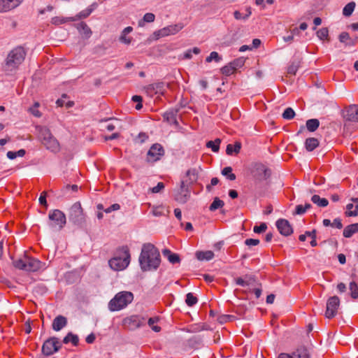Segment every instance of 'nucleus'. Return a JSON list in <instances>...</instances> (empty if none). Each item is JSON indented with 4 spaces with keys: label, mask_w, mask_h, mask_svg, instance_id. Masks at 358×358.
<instances>
[{
    "label": "nucleus",
    "mask_w": 358,
    "mask_h": 358,
    "mask_svg": "<svg viewBox=\"0 0 358 358\" xmlns=\"http://www.w3.org/2000/svg\"><path fill=\"white\" fill-rule=\"evenodd\" d=\"M138 261L143 271L157 270L161 262L159 252L153 244L145 243L143 245Z\"/></svg>",
    "instance_id": "nucleus-1"
},
{
    "label": "nucleus",
    "mask_w": 358,
    "mask_h": 358,
    "mask_svg": "<svg viewBox=\"0 0 358 358\" xmlns=\"http://www.w3.org/2000/svg\"><path fill=\"white\" fill-rule=\"evenodd\" d=\"M27 52L22 46L12 49L4 60L5 71H13L17 69L24 61Z\"/></svg>",
    "instance_id": "nucleus-2"
},
{
    "label": "nucleus",
    "mask_w": 358,
    "mask_h": 358,
    "mask_svg": "<svg viewBox=\"0 0 358 358\" xmlns=\"http://www.w3.org/2000/svg\"><path fill=\"white\" fill-rule=\"evenodd\" d=\"M134 295L130 292L122 291L117 293L108 303V309L112 311H119L131 303Z\"/></svg>",
    "instance_id": "nucleus-3"
},
{
    "label": "nucleus",
    "mask_w": 358,
    "mask_h": 358,
    "mask_svg": "<svg viewBox=\"0 0 358 358\" xmlns=\"http://www.w3.org/2000/svg\"><path fill=\"white\" fill-rule=\"evenodd\" d=\"M13 264L17 269L28 272H35L40 269L41 262L24 254L22 257L13 260Z\"/></svg>",
    "instance_id": "nucleus-4"
},
{
    "label": "nucleus",
    "mask_w": 358,
    "mask_h": 358,
    "mask_svg": "<svg viewBox=\"0 0 358 358\" xmlns=\"http://www.w3.org/2000/svg\"><path fill=\"white\" fill-rule=\"evenodd\" d=\"M48 226L55 231H61L66 223V217L65 214L60 210L55 209L49 212L48 215Z\"/></svg>",
    "instance_id": "nucleus-5"
},
{
    "label": "nucleus",
    "mask_w": 358,
    "mask_h": 358,
    "mask_svg": "<svg viewBox=\"0 0 358 358\" xmlns=\"http://www.w3.org/2000/svg\"><path fill=\"white\" fill-rule=\"evenodd\" d=\"M130 253L128 250H122L118 255L108 261L110 267L116 271L125 269L130 263Z\"/></svg>",
    "instance_id": "nucleus-6"
},
{
    "label": "nucleus",
    "mask_w": 358,
    "mask_h": 358,
    "mask_svg": "<svg viewBox=\"0 0 358 358\" xmlns=\"http://www.w3.org/2000/svg\"><path fill=\"white\" fill-rule=\"evenodd\" d=\"M69 220L74 224L81 226L85 222V217L80 202L72 205L69 210Z\"/></svg>",
    "instance_id": "nucleus-7"
},
{
    "label": "nucleus",
    "mask_w": 358,
    "mask_h": 358,
    "mask_svg": "<svg viewBox=\"0 0 358 358\" xmlns=\"http://www.w3.org/2000/svg\"><path fill=\"white\" fill-rule=\"evenodd\" d=\"M61 348L62 344L59 338L50 337L44 342L42 346V352L44 355L49 357L59 351Z\"/></svg>",
    "instance_id": "nucleus-8"
},
{
    "label": "nucleus",
    "mask_w": 358,
    "mask_h": 358,
    "mask_svg": "<svg viewBox=\"0 0 358 358\" xmlns=\"http://www.w3.org/2000/svg\"><path fill=\"white\" fill-rule=\"evenodd\" d=\"M252 174L257 182L267 180L271 175L270 170L264 164L257 163L253 165Z\"/></svg>",
    "instance_id": "nucleus-9"
},
{
    "label": "nucleus",
    "mask_w": 358,
    "mask_h": 358,
    "mask_svg": "<svg viewBox=\"0 0 358 358\" xmlns=\"http://www.w3.org/2000/svg\"><path fill=\"white\" fill-rule=\"evenodd\" d=\"M320 85L321 83H317V80H315V87H316V91L315 90V94H316L317 98L320 99V100L318 99L317 101L318 110L324 109L329 103L328 95L326 92V90Z\"/></svg>",
    "instance_id": "nucleus-10"
},
{
    "label": "nucleus",
    "mask_w": 358,
    "mask_h": 358,
    "mask_svg": "<svg viewBox=\"0 0 358 358\" xmlns=\"http://www.w3.org/2000/svg\"><path fill=\"white\" fill-rule=\"evenodd\" d=\"M190 197L189 185L181 181L180 187L174 193V199L180 203H185Z\"/></svg>",
    "instance_id": "nucleus-11"
},
{
    "label": "nucleus",
    "mask_w": 358,
    "mask_h": 358,
    "mask_svg": "<svg viewBox=\"0 0 358 358\" xmlns=\"http://www.w3.org/2000/svg\"><path fill=\"white\" fill-rule=\"evenodd\" d=\"M169 87V84L164 82H158L150 84L145 87L146 94L150 96L155 94L163 95L166 92V88Z\"/></svg>",
    "instance_id": "nucleus-12"
},
{
    "label": "nucleus",
    "mask_w": 358,
    "mask_h": 358,
    "mask_svg": "<svg viewBox=\"0 0 358 358\" xmlns=\"http://www.w3.org/2000/svg\"><path fill=\"white\" fill-rule=\"evenodd\" d=\"M339 306L340 299L337 296L330 297L327 302L326 317L328 318L335 317L337 314Z\"/></svg>",
    "instance_id": "nucleus-13"
},
{
    "label": "nucleus",
    "mask_w": 358,
    "mask_h": 358,
    "mask_svg": "<svg viewBox=\"0 0 358 358\" xmlns=\"http://www.w3.org/2000/svg\"><path fill=\"white\" fill-rule=\"evenodd\" d=\"M164 155V150L159 143L153 144L148 152V162H155Z\"/></svg>",
    "instance_id": "nucleus-14"
},
{
    "label": "nucleus",
    "mask_w": 358,
    "mask_h": 358,
    "mask_svg": "<svg viewBox=\"0 0 358 358\" xmlns=\"http://www.w3.org/2000/svg\"><path fill=\"white\" fill-rule=\"evenodd\" d=\"M24 0H0V13L10 12L17 8Z\"/></svg>",
    "instance_id": "nucleus-15"
},
{
    "label": "nucleus",
    "mask_w": 358,
    "mask_h": 358,
    "mask_svg": "<svg viewBox=\"0 0 358 358\" xmlns=\"http://www.w3.org/2000/svg\"><path fill=\"white\" fill-rule=\"evenodd\" d=\"M183 26L181 24L169 25L164 27L155 32V34L159 37H164L172 34H176L182 29Z\"/></svg>",
    "instance_id": "nucleus-16"
},
{
    "label": "nucleus",
    "mask_w": 358,
    "mask_h": 358,
    "mask_svg": "<svg viewBox=\"0 0 358 358\" xmlns=\"http://www.w3.org/2000/svg\"><path fill=\"white\" fill-rule=\"evenodd\" d=\"M143 317L138 315H132L124 320V324L128 326L129 330H135L143 325Z\"/></svg>",
    "instance_id": "nucleus-17"
},
{
    "label": "nucleus",
    "mask_w": 358,
    "mask_h": 358,
    "mask_svg": "<svg viewBox=\"0 0 358 358\" xmlns=\"http://www.w3.org/2000/svg\"><path fill=\"white\" fill-rule=\"evenodd\" d=\"M276 227L279 232L283 236H287L293 233L292 226L285 219H279L277 220Z\"/></svg>",
    "instance_id": "nucleus-18"
},
{
    "label": "nucleus",
    "mask_w": 358,
    "mask_h": 358,
    "mask_svg": "<svg viewBox=\"0 0 358 358\" xmlns=\"http://www.w3.org/2000/svg\"><path fill=\"white\" fill-rule=\"evenodd\" d=\"M344 117L346 120L358 122V104L350 105L346 108Z\"/></svg>",
    "instance_id": "nucleus-19"
},
{
    "label": "nucleus",
    "mask_w": 358,
    "mask_h": 358,
    "mask_svg": "<svg viewBox=\"0 0 358 358\" xmlns=\"http://www.w3.org/2000/svg\"><path fill=\"white\" fill-rule=\"evenodd\" d=\"M96 6L97 4L96 3H94L87 9L80 11L75 17H69V20L70 21H76L79 19L86 18L92 13V11L96 8Z\"/></svg>",
    "instance_id": "nucleus-20"
},
{
    "label": "nucleus",
    "mask_w": 358,
    "mask_h": 358,
    "mask_svg": "<svg viewBox=\"0 0 358 358\" xmlns=\"http://www.w3.org/2000/svg\"><path fill=\"white\" fill-rule=\"evenodd\" d=\"M67 324V320L62 315L57 316L52 322V329L59 331Z\"/></svg>",
    "instance_id": "nucleus-21"
},
{
    "label": "nucleus",
    "mask_w": 358,
    "mask_h": 358,
    "mask_svg": "<svg viewBox=\"0 0 358 358\" xmlns=\"http://www.w3.org/2000/svg\"><path fill=\"white\" fill-rule=\"evenodd\" d=\"M42 143L48 150L52 152H56L59 150V144L53 136L48 138V140L44 141Z\"/></svg>",
    "instance_id": "nucleus-22"
},
{
    "label": "nucleus",
    "mask_w": 358,
    "mask_h": 358,
    "mask_svg": "<svg viewBox=\"0 0 358 358\" xmlns=\"http://www.w3.org/2000/svg\"><path fill=\"white\" fill-rule=\"evenodd\" d=\"M76 28L78 30L79 33L85 38H89L92 32L88 25L84 22H81L76 25Z\"/></svg>",
    "instance_id": "nucleus-23"
},
{
    "label": "nucleus",
    "mask_w": 358,
    "mask_h": 358,
    "mask_svg": "<svg viewBox=\"0 0 358 358\" xmlns=\"http://www.w3.org/2000/svg\"><path fill=\"white\" fill-rule=\"evenodd\" d=\"M198 171L196 169H189L186 173V180H183L186 184L191 185L196 182L198 179Z\"/></svg>",
    "instance_id": "nucleus-24"
},
{
    "label": "nucleus",
    "mask_w": 358,
    "mask_h": 358,
    "mask_svg": "<svg viewBox=\"0 0 358 358\" xmlns=\"http://www.w3.org/2000/svg\"><path fill=\"white\" fill-rule=\"evenodd\" d=\"M177 113L178 110H169L164 113V118L166 119L168 122L178 125V122L177 121Z\"/></svg>",
    "instance_id": "nucleus-25"
},
{
    "label": "nucleus",
    "mask_w": 358,
    "mask_h": 358,
    "mask_svg": "<svg viewBox=\"0 0 358 358\" xmlns=\"http://www.w3.org/2000/svg\"><path fill=\"white\" fill-rule=\"evenodd\" d=\"M358 232V223L348 225L343 230V236L350 238L354 234Z\"/></svg>",
    "instance_id": "nucleus-26"
},
{
    "label": "nucleus",
    "mask_w": 358,
    "mask_h": 358,
    "mask_svg": "<svg viewBox=\"0 0 358 358\" xmlns=\"http://www.w3.org/2000/svg\"><path fill=\"white\" fill-rule=\"evenodd\" d=\"M163 255L167 257L168 260L173 264L180 263V259L178 254L172 253L169 250H163Z\"/></svg>",
    "instance_id": "nucleus-27"
},
{
    "label": "nucleus",
    "mask_w": 358,
    "mask_h": 358,
    "mask_svg": "<svg viewBox=\"0 0 358 358\" xmlns=\"http://www.w3.org/2000/svg\"><path fill=\"white\" fill-rule=\"evenodd\" d=\"M196 257L199 260H210L214 257L213 252L210 250L208 251H198L196 252Z\"/></svg>",
    "instance_id": "nucleus-28"
},
{
    "label": "nucleus",
    "mask_w": 358,
    "mask_h": 358,
    "mask_svg": "<svg viewBox=\"0 0 358 358\" xmlns=\"http://www.w3.org/2000/svg\"><path fill=\"white\" fill-rule=\"evenodd\" d=\"M241 148V143L240 142H236L234 145L228 144L226 149V152L228 155H232L233 154L239 153Z\"/></svg>",
    "instance_id": "nucleus-29"
},
{
    "label": "nucleus",
    "mask_w": 358,
    "mask_h": 358,
    "mask_svg": "<svg viewBox=\"0 0 358 358\" xmlns=\"http://www.w3.org/2000/svg\"><path fill=\"white\" fill-rule=\"evenodd\" d=\"M339 41L341 43H345L346 45L352 46L355 44V41L352 39L349 34L347 32H342L339 35Z\"/></svg>",
    "instance_id": "nucleus-30"
},
{
    "label": "nucleus",
    "mask_w": 358,
    "mask_h": 358,
    "mask_svg": "<svg viewBox=\"0 0 358 358\" xmlns=\"http://www.w3.org/2000/svg\"><path fill=\"white\" fill-rule=\"evenodd\" d=\"M69 342H71L74 346H77L79 343L78 336L72 334L71 332L68 333L67 335L64 338L63 343L67 344Z\"/></svg>",
    "instance_id": "nucleus-31"
},
{
    "label": "nucleus",
    "mask_w": 358,
    "mask_h": 358,
    "mask_svg": "<svg viewBox=\"0 0 358 358\" xmlns=\"http://www.w3.org/2000/svg\"><path fill=\"white\" fill-rule=\"evenodd\" d=\"M317 37L321 41H329V30L327 27L320 29L316 31Z\"/></svg>",
    "instance_id": "nucleus-32"
},
{
    "label": "nucleus",
    "mask_w": 358,
    "mask_h": 358,
    "mask_svg": "<svg viewBox=\"0 0 358 358\" xmlns=\"http://www.w3.org/2000/svg\"><path fill=\"white\" fill-rule=\"evenodd\" d=\"M292 355L293 358H309L308 351L304 348L297 349Z\"/></svg>",
    "instance_id": "nucleus-33"
},
{
    "label": "nucleus",
    "mask_w": 358,
    "mask_h": 358,
    "mask_svg": "<svg viewBox=\"0 0 358 358\" xmlns=\"http://www.w3.org/2000/svg\"><path fill=\"white\" fill-rule=\"evenodd\" d=\"M308 130L310 132H313V119H310L306 122V126H301L296 135H299L306 132V130Z\"/></svg>",
    "instance_id": "nucleus-34"
},
{
    "label": "nucleus",
    "mask_w": 358,
    "mask_h": 358,
    "mask_svg": "<svg viewBox=\"0 0 358 358\" xmlns=\"http://www.w3.org/2000/svg\"><path fill=\"white\" fill-rule=\"evenodd\" d=\"M355 8V3L351 1L346 4L343 9V15L346 17H349L352 15Z\"/></svg>",
    "instance_id": "nucleus-35"
},
{
    "label": "nucleus",
    "mask_w": 358,
    "mask_h": 358,
    "mask_svg": "<svg viewBox=\"0 0 358 358\" xmlns=\"http://www.w3.org/2000/svg\"><path fill=\"white\" fill-rule=\"evenodd\" d=\"M155 15L152 13H147L144 15L143 20L138 22L139 27H143L145 22H152L155 21Z\"/></svg>",
    "instance_id": "nucleus-36"
},
{
    "label": "nucleus",
    "mask_w": 358,
    "mask_h": 358,
    "mask_svg": "<svg viewBox=\"0 0 358 358\" xmlns=\"http://www.w3.org/2000/svg\"><path fill=\"white\" fill-rule=\"evenodd\" d=\"M220 143L221 140L220 138H216L214 141H210L207 142L206 147L211 148L213 152H217L219 151Z\"/></svg>",
    "instance_id": "nucleus-37"
},
{
    "label": "nucleus",
    "mask_w": 358,
    "mask_h": 358,
    "mask_svg": "<svg viewBox=\"0 0 358 358\" xmlns=\"http://www.w3.org/2000/svg\"><path fill=\"white\" fill-rule=\"evenodd\" d=\"M349 290L350 294L353 299L358 298V285L355 282L352 281L350 283Z\"/></svg>",
    "instance_id": "nucleus-38"
},
{
    "label": "nucleus",
    "mask_w": 358,
    "mask_h": 358,
    "mask_svg": "<svg viewBox=\"0 0 358 358\" xmlns=\"http://www.w3.org/2000/svg\"><path fill=\"white\" fill-rule=\"evenodd\" d=\"M159 317H150L148 321L149 327L155 332H159L161 330L160 327L155 324L159 321Z\"/></svg>",
    "instance_id": "nucleus-39"
},
{
    "label": "nucleus",
    "mask_w": 358,
    "mask_h": 358,
    "mask_svg": "<svg viewBox=\"0 0 358 358\" xmlns=\"http://www.w3.org/2000/svg\"><path fill=\"white\" fill-rule=\"evenodd\" d=\"M224 205V203L223 201L220 199L218 197H215L213 201V203L210 204L209 207V210L210 211H215L217 209L223 207Z\"/></svg>",
    "instance_id": "nucleus-40"
},
{
    "label": "nucleus",
    "mask_w": 358,
    "mask_h": 358,
    "mask_svg": "<svg viewBox=\"0 0 358 358\" xmlns=\"http://www.w3.org/2000/svg\"><path fill=\"white\" fill-rule=\"evenodd\" d=\"M252 280V278L248 277L247 275L245 277V279L242 278H238L235 280L236 285H240L241 287H245L250 285Z\"/></svg>",
    "instance_id": "nucleus-41"
},
{
    "label": "nucleus",
    "mask_w": 358,
    "mask_h": 358,
    "mask_svg": "<svg viewBox=\"0 0 358 358\" xmlns=\"http://www.w3.org/2000/svg\"><path fill=\"white\" fill-rule=\"evenodd\" d=\"M222 174L226 176L230 180H236V175L232 173V168L231 166L224 167L222 170Z\"/></svg>",
    "instance_id": "nucleus-42"
},
{
    "label": "nucleus",
    "mask_w": 358,
    "mask_h": 358,
    "mask_svg": "<svg viewBox=\"0 0 358 358\" xmlns=\"http://www.w3.org/2000/svg\"><path fill=\"white\" fill-rule=\"evenodd\" d=\"M222 60V57L217 52H211L210 55L206 58V62L208 63L215 61V62H220Z\"/></svg>",
    "instance_id": "nucleus-43"
},
{
    "label": "nucleus",
    "mask_w": 358,
    "mask_h": 358,
    "mask_svg": "<svg viewBox=\"0 0 358 358\" xmlns=\"http://www.w3.org/2000/svg\"><path fill=\"white\" fill-rule=\"evenodd\" d=\"M51 136H52V135L48 128L43 127L40 129V138L42 143L44 141L48 140Z\"/></svg>",
    "instance_id": "nucleus-44"
},
{
    "label": "nucleus",
    "mask_w": 358,
    "mask_h": 358,
    "mask_svg": "<svg viewBox=\"0 0 358 358\" xmlns=\"http://www.w3.org/2000/svg\"><path fill=\"white\" fill-rule=\"evenodd\" d=\"M221 73L224 75V76H229L231 74H233L236 71L234 70V67H233L231 66V64H230V62L225 65L224 66H223L221 69Z\"/></svg>",
    "instance_id": "nucleus-45"
},
{
    "label": "nucleus",
    "mask_w": 358,
    "mask_h": 358,
    "mask_svg": "<svg viewBox=\"0 0 358 358\" xmlns=\"http://www.w3.org/2000/svg\"><path fill=\"white\" fill-rule=\"evenodd\" d=\"M311 208V204L306 203L305 206L298 205L296 206L294 214L296 215H303L306 213L307 209Z\"/></svg>",
    "instance_id": "nucleus-46"
},
{
    "label": "nucleus",
    "mask_w": 358,
    "mask_h": 358,
    "mask_svg": "<svg viewBox=\"0 0 358 358\" xmlns=\"http://www.w3.org/2000/svg\"><path fill=\"white\" fill-rule=\"evenodd\" d=\"M197 298L194 296L192 293L189 292L187 294L185 303L188 306H193L197 303Z\"/></svg>",
    "instance_id": "nucleus-47"
},
{
    "label": "nucleus",
    "mask_w": 358,
    "mask_h": 358,
    "mask_svg": "<svg viewBox=\"0 0 358 358\" xmlns=\"http://www.w3.org/2000/svg\"><path fill=\"white\" fill-rule=\"evenodd\" d=\"M282 117L285 120H292L295 116V112L292 108H287L282 115Z\"/></svg>",
    "instance_id": "nucleus-48"
},
{
    "label": "nucleus",
    "mask_w": 358,
    "mask_h": 358,
    "mask_svg": "<svg viewBox=\"0 0 358 358\" xmlns=\"http://www.w3.org/2000/svg\"><path fill=\"white\" fill-rule=\"evenodd\" d=\"M315 204L320 207H326L329 204V201L325 198H320L318 195L315 194Z\"/></svg>",
    "instance_id": "nucleus-49"
},
{
    "label": "nucleus",
    "mask_w": 358,
    "mask_h": 358,
    "mask_svg": "<svg viewBox=\"0 0 358 358\" xmlns=\"http://www.w3.org/2000/svg\"><path fill=\"white\" fill-rule=\"evenodd\" d=\"M164 206H163L162 205L153 206L152 213L154 216L159 217L164 215Z\"/></svg>",
    "instance_id": "nucleus-50"
},
{
    "label": "nucleus",
    "mask_w": 358,
    "mask_h": 358,
    "mask_svg": "<svg viewBox=\"0 0 358 358\" xmlns=\"http://www.w3.org/2000/svg\"><path fill=\"white\" fill-rule=\"evenodd\" d=\"M231 66L234 67V70L236 71L238 69L242 67L245 64V60L243 58L240 57L238 59H236L230 62Z\"/></svg>",
    "instance_id": "nucleus-51"
},
{
    "label": "nucleus",
    "mask_w": 358,
    "mask_h": 358,
    "mask_svg": "<svg viewBox=\"0 0 358 358\" xmlns=\"http://www.w3.org/2000/svg\"><path fill=\"white\" fill-rule=\"evenodd\" d=\"M200 52H201V50L199 48L195 47L192 50L190 49V50H188L187 51H186L184 54V58L187 59H189L192 57V53H194L195 55H199Z\"/></svg>",
    "instance_id": "nucleus-52"
},
{
    "label": "nucleus",
    "mask_w": 358,
    "mask_h": 358,
    "mask_svg": "<svg viewBox=\"0 0 358 358\" xmlns=\"http://www.w3.org/2000/svg\"><path fill=\"white\" fill-rule=\"evenodd\" d=\"M252 12L250 8H248V14H245V15H243L242 13L238 10H235L234 13V16L235 19L236 20H247L251 15Z\"/></svg>",
    "instance_id": "nucleus-53"
},
{
    "label": "nucleus",
    "mask_w": 358,
    "mask_h": 358,
    "mask_svg": "<svg viewBox=\"0 0 358 358\" xmlns=\"http://www.w3.org/2000/svg\"><path fill=\"white\" fill-rule=\"evenodd\" d=\"M39 103L36 102L34 105L29 109V111L35 117H39L41 116V112L38 110Z\"/></svg>",
    "instance_id": "nucleus-54"
},
{
    "label": "nucleus",
    "mask_w": 358,
    "mask_h": 358,
    "mask_svg": "<svg viewBox=\"0 0 358 358\" xmlns=\"http://www.w3.org/2000/svg\"><path fill=\"white\" fill-rule=\"evenodd\" d=\"M304 145L307 151H313V138H307L305 141Z\"/></svg>",
    "instance_id": "nucleus-55"
},
{
    "label": "nucleus",
    "mask_w": 358,
    "mask_h": 358,
    "mask_svg": "<svg viewBox=\"0 0 358 358\" xmlns=\"http://www.w3.org/2000/svg\"><path fill=\"white\" fill-rule=\"evenodd\" d=\"M306 236L311 237V241H310V244L311 246H313V231H306L305 234L300 235L299 237V239L301 241H304L306 240Z\"/></svg>",
    "instance_id": "nucleus-56"
},
{
    "label": "nucleus",
    "mask_w": 358,
    "mask_h": 358,
    "mask_svg": "<svg viewBox=\"0 0 358 358\" xmlns=\"http://www.w3.org/2000/svg\"><path fill=\"white\" fill-rule=\"evenodd\" d=\"M67 21H70L69 20V17L66 18V19H64V18H62V17H54L51 20L52 24H56V25L64 24V23H65Z\"/></svg>",
    "instance_id": "nucleus-57"
},
{
    "label": "nucleus",
    "mask_w": 358,
    "mask_h": 358,
    "mask_svg": "<svg viewBox=\"0 0 358 358\" xmlns=\"http://www.w3.org/2000/svg\"><path fill=\"white\" fill-rule=\"evenodd\" d=\"M299 68L298 64L292 63L287 69V73L290 75H295Z\"/></svg>",
    "instance_id": "nucleus-58"
},
{
    "label": "nucleus",
    "mask_w": 358,
    "mask_h": 358,
    "mask_svg": "<svg viewBox=\"0 0 358 358\" xmlns=\"http://www.w3.org/2000/svg\"><path fill=\"white\" fill-rule=\"evenodd\" d=\"M267 229V226L266 223H262L259 226H255L253 228V231L257 234H260L264 232Z\"/></svg>",
    "instance_id": "nucleus-59"
},
{
    "label": "nucleus",
    "mask_w": 358,
    "mask_h": 358,
    "mask_svg": "<svg viewBox=\"0 0 358 358\" xmlns=\"http://www.w3.org/2000/svg\"><path fill=\"white\" fill-rule=\"evenodd\" d=\"M164 188V184L162 182L157 183V185L151 189L152 193H158Z\"/></svg>",
    "instance_id": "nucleus-60"
},
{
    "label": "nucleus",
    "mask_w": 358,
    "mask_h": 358,
    "mask_svg": "<svg viewBox=\"0 0 358 358\" xmlns=\"http://www.w3.org/2000/svg\"><path fill=\"white\" fill-rule=\"evenodd\" d=\"M259 243V239L248 238L245 241V244L248 246L257 245Z\"/></svg>",
    "instance_id": "nucleus-61"
},
{
    "label": "nucleus",
    "mask_w": 358,
    "mask_h": 358,
    "mask_svg": "<svg viewBox=\"0 0 358 358\" xmlns=\"http://www.w3.org/2000/svg\"><path fill=\"white\" fill-rule=\"evenodd\" d=\"M120 208V206L118 203H114V204L111 205L110 206H109L108 208L104 209V211L106 213H111L112 211L117 210Z\"/></svg>",
    "instance_id": "nucleus-62"
},
{
    "label": "nucleus",
    "mask_w": 358,
    "mask_h": 358,
    "mask_svg": "<svg viewBox=\"0 0 358 358\" xmlns=\"http://www.w3.org/2000/svg\"><path fill=\"white\" fill-rule=\"evenodd\" d=\"M38 201L41 205H43L45 207H47L48 204H47V201H46V192H43L41 194V196L38 199Z\"/></svg>",
    "instance_id": "nucleus-63"
},
{
    "label": "nucleus",
    "mask_w": 358,
    "mask_h": 358,
    "mask_svg": "<svg viewBox=\"0 0 358 358\" xmlns=\"http://www.w3.org/2000/svg\"><path fill=\"white\" fill-rule=\"evenodd\" d=\"M332 227H336L337 229H342L343 228V224L341 222V220L340 218H336L334 220L332 224Z\"/></svg>",
    "instance_id": "nucleus-64"
}]
</instances>
